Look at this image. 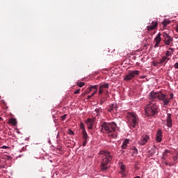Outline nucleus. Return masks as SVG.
I'll return each instance as SVG.
<instances>
[{"mask_svg":"<svg viewBox=\"0 0 178 178\" xmlns=\"http://www.w3.org/2000/svg\"><path fill=\"white\" fill-rule=\"evenodd\" d=\"M174 51H175V49H172V48L170 47L168 49V50L166 51L165 56H166V58H168L169 56H172V55L173 54Z\"/></svg>","mask_w":178,"mask_h":178,"instance_id":"a211bd4d","label":"nucleus"},{"mask_svg":"<svg viewBox=\"0 0 178 178\" xmlns=\"http://www.w3.org/2000/svg\"><path fill=\"white\" fill-rule=\"evenodd\" d=\"M173 161H174L175 162H176V161H177V156H174V157H173Z\"/></svg>","mask_w":178,"mask_h":178,"instance_id":"ea45409f","label":"nucleus"},{"mask_svg":"<svg viewBox=\"0 0 178 178\" xmlns=\"http://www.w3.org/2000/svg\"><path fill=\"white\" fill-rule=\"evenodd\" d=\"M116 108V106L112 104L111 106V108H110V112H112V111H113L114 109Z\"/></svg>","mask_w":178,"mask_h":178,"instance_id":"bb28decb","label":"nucleus"},{"mask_svg":"<svg viewBox=\"0 0 178 178\" xmlns=\"http://www.w3.org/2000/svg\"><path fill=\"white\" fill-rule=\"evenodd\" d=\"M92 90H95V92H93L92 95H88L87 99H90L91 97H94V95L98 92V85L90 86V91H92Z\"/></svg>","mask_w":178,"mask_h":178,"instance_id":"9b49d317","label":"nucleus"},{"mask_svg":"<svg viewBox=\"0 0 178 178\" xmlns=\"http://www.w3.org/2000/svg\"><path fill=\"white\" fill-rule=\"evenodd\" d=\"M159 47V43H156L154 44V48H158Z\"/></svg>","mask_w":178,"mask_h":178,"instance_id":"e433bc0d","label":"nucleus"},{"mask_svg":"<svg viewBox=\"0 0 178 178\" xmlns=\"http://www.w3.org/2000/svg\"><path fill=\"white\" fill-rule=\"evenodd\" d=\"M1 120H2V118L0 117V122H1Z\"/></svg>","mask_w":178,"mask_h":178,"instance_id":"c03bdc74","label":"nucleus"},{"mask_svg":"<svg viewBox=\"0 0 178 178\" xmlns=\"http://www.w3.org/2000/svg\"><path fill=\"white\" fill-rule=\"evenodd\" d=\"M161 35H162L161 33H158V35L154 38L155 42L158 44H161V42L162 41V38H161Z\"/></svg>","mask_w":178,"mask_h":178,"instance_id":"6ab92c4d","label":"nucleus"},{"mask_svg":"<svg viewBox=\"0 0 178 178\" xmlns=\"http://www.w3.org/2000/svg\"><path fill=\"white\" fill-rule=\"evenodd\" d=\"M158 27V22L153 21L150 26H147V31H151L152 30H155Z\"/></svg>","mask_w":178,"mask_h":178,"instance_id":"f8f14e48","label":"nucleus"},{"mask_svg":"<svg viewBox=\"0 0 178 178\" xmlns=\"http://www.w3.org/2000/svg\"><path fill=\"white\" fill-rule=\"evenodd\" d=\"M163 38V41L165 45H168V47H173V38L170 36L169 34L163 32L161 33Z\"/></svg>","mask_w":178,"mask_h":178,"instance_id":"39448f33","label":"nucleus"},{"mask_svg":"<svg viewBox=\"0 0 178 178\" xmlns=\"http://www.w3.org/2000/svg\"><path fill=\"white\" fill-rule=\"evenodd\" d=\"M166 122H167L168 127L172 128V127L173 125H172V115L170 113L168 114Z\"/></svg>","mask_w":178,"mask_h":178,"instance_id":"2eb2a0df","label":"nucleus"},{"mask_svg":"<svg viewBox=\"0 0 178 178\" xmlns=\"http://www.w3.org/2000/svg\"><path fill=\"white\" fill-rule=\"evenodd\" d=\"M76 85L78 87H83V86H86V83L84 82H78Z\"/></svg>","mask_w":178,"mask_h":178,"instance_id":"b1692460","label":"nucleus"},{"mask_svg":"<svg viewBox=\"0 0 178 178\" xmlns=\"http://www.w3.org/2000/svg\"><path fill=\"white\" fill-rule=\"evenodd\" d=\"M116 108V106L112 104L111 106V108H110V112H112V111H113L114 109Z\"/></svg>","mask_w":178,"mask_h":178,"instance_id":"a878e982","label":"nucleus"},{"mask_svg":"<svg viewBox=\"0 0 178 178\" xmlns=\"http://www.w3.org/2000/svg\"><path fill=\"white\" fill-rule=\"evenodd\" d=\"M104 102H105V101H104V100H100V102H99V104L100 105H103L104 104Z\"/></svg>","mask_w":178,"mask_h":178,"instance_id":"4c0bfd02","label":"nucleus"},{"mask_svg":"<svg viewBox=\"0 0 178 178\" xmlns=\"http://www.w3.org/2000/svg\"><path fill=\"white\" fill-rule=\"evenodd\" d=\"M80 127H81L82 131H83L84 130H86V129L84 128V124H83V122H81V123L80 124Z\"/></svg>","mask_w":178,"mask_h":178,"instance_id":"c85d7f7f","label":"nucleus"},{"mask_svg":"<svg viewBox=\"0 0 178 178\" xmlns=\"http://www.w3.org/2000/svg\"><path fill=\"white\" fill-rule=\"evenodd\" d=\"M82 136L83 140H88V138H90L88 134H87V131H86V129H83V131H82Z\"/></svg>","mask_w":178,"mask_h":178,"instance_id":"aec40b11","label":"nucleus"},{"mask_svg":"<svg viewBox=\"0 0 178 178\" xmlns=\"http://www.w3.org/2000/svg\"><path fill=\"white\" fill-rule=\"evenodd\" d=\"M174 67L175 69H178V63H176L175 65H174Z\"/></svg>","mask_w":178,"mask_h":178,"instance_id":"c9c22d12","label":"nucleus"},{"mask_svg":"<svg viewBox=\"0 0 178 178\" xmlns=\"http://www.w3.org/2000/svg\"><path fill=\"white\" fill-rule=\"evenodd\" d=\"M66 116H67V114H65V115H62L61 116V120H65V119H66Z\"/></svg>","mask_w":178,"mask_h":178,"instance_id":"7c9ffc66","label":"nucleus"},{"mask_svg":"<svg viewBox=\"0 0 178 178\" xmlns=\"http://www.w3.org/2000/svg\"><path fill=\"white\" fill-rule=\"evenodd\" d=\"M132 149L134 151V154H138V149H137L136 147H132Z\"/></svg>","mask_w":178,"mask_h":178,"instance_id":"393cba45","label":"nucleus"},{"mask_svg":"<svg viewBox=\"0 0 178 178\" xmlns=\"http://www.w3.org/2000/svg\"><path fill=\"white\" fill-rule=\"evenodd\" d=\"M68 134H70V136H72V135H73L74 134V132H73V131H72V130H68Z\"/></svg>","mask_w":178,"mask_h":178,"instance_id":"473e14b6","label":"nucleus"},{"mask_svg":"<svg viewBox=\"0 0 178 178\" xmlns=\"http://www.w3.org/2000/svg\"><path fill=\"white\" fill-rule=\"evenodd\" d=\"M82 95H84V94H82Z\"/></svg>","mask_w":178,"mask_h":178,"instance_id":"a18cd8bd","label":"nucleus"},{"mask_svg":"<svg viewBox=\"0 0 178 178\" xmlns=\"http://www.w3.org/2000/svg\"><path fill=\"white\" fill-rule=\"evenodd\" d=\"M162 95V92H151L149 96V99H161V96Z\"/></svg>","mask_w":178,"mask_h":178,"instance_id":"6e6552de","label":"nucleus"},{"mask_svg":"<svg viewBox=\"0 0 178 178\" xmlns=\"http://www.w3.org/2000/svg\"><path fill=\"white\" fill-rule=\"evenodd\" d=\"M118 129L116 122H102L101 123V131L102 133H108V137L111 138H116L118 134L115 132Z\"/></svg>","mask_w":178,"mask_h":178,"instance_id":"f257e3e1","label":"nucleus"},{"mask_svg":"<svg viewBox=\"0 0 178 178\" xmlns=\"http://www.w3.org/2000/svg\"><path fill=\"white\" fill-rule=\"evenodd\" d=\"M74 94H80V89H78L74 92Z\"/></svg>","mask_w":178,"mask_h":178,"instance_id":"72a5a7b5","label":"nucleus"},{"mask_svg":"<svg viewBox=\"0 0 178 178\" xmlns=\"http://www.w3.org/2000/svg\"><path fill=\"white\" fill-rule=\"evenodd\" d=\"M99 155H103L102 161L100 165V169L103 172H105L109 169V166L108 165L111 161H112V155H111V153L106 151H101L99 152Z\"/></svg>","mask_w":178,"mask_h":178,"instance_id":"7ed1b4c3","label":"nucleus"},{"mask_svg":"<svg viewBox=\"0 0 178 178\" xmlns=\"http://www.w3.org/2000/svg\"><path fill=\"white\" fill-rule=\"evenodd\" d=\"M127 144H129V141H127V140H124L122 143V149H126V148H127Z\"/></svg>","mask_w":178,"mask_h":178,"instance_id":"5701e85b","label":"nucleus"},{"mask_svg":"<svg viewBox=\"0 0 178 178\" xmlns=\"http://www.w3.org/2000/svg\"><path fill=\"white\" fill-rule=\"evenodd\" d=\"M95 111L96 112V113H99L100 112H102V109L101 108H96Z\"/></svg>","mask_w":178,"mask_h":178,"instance_id":"cd10ccee","label":"nucleus"},{"mask_svg":"<svg viewBox=\"0 0 178 178\" xmlns=\"http://www.w3.org/2000/svg\"><path fill=\"white\" fill-rule=\"evenodd\" d=\"M162 24L163 27H166L168 25L170 24V21L168 19H165L163 21Z\"/></svg>","mask_w":178,"mask_h":178,"instance_id":"412c9836","label":"nucleus"},{"mask_svg":"<svg viewBox=\"0 0 178 178\" xmlns=\"http://www.w3.org/2000/svg\"><path fill=\"white\" fill-rule=\"evenodd\" d=\"M168 154H170V152L168 149H165L163 153V155H168Z\"/></svg>","mask_w":178,"mask_h":178,"instance_id":"c756f323","label":"nucleus"},{"mask_svg":"<svg viewBox=\"0 0 178 178\" xmlns=\"http://www.w3.org/2000/svg\"><path fill=\"white\" fill-rule=\"evenodd\" d=\"M87 141H88V140H83V144H82L83 147H86V145H87Z\"/></svg>","mask_w":178,"mask_h":178,"instance_id":"2f4dec72","label":"nucleus"},{"mask_svg":"<svg viewBox=\"0 0 178 178\" xmlns=\"http://www.w3.org/2000/svg\"><path fill=\"white\" fill-rule=\"evenodd\" d=\"M119 166L121 169V171L120 172V173L122 175V177H126V174H124V169H125L124 164H123L122 162H120Z\"/></svg>","mask_w":178,"mask_h":178,"instance_id":"dca6fc26","label":"nucleus"},{"mask_svg":"<svg viewBox=\"0 0 178 178\" xmlns=\"http://www.w3.org/2000/svg\"><path fill=\"white\" fill-rule=\"evenodd\" d=\"M159 113V108L156 106L155 102H149L145 108V115L149 118H155Z\"/></svg>","mask_w":178,"mask_h":178,"instance_id":"f03ea898","label":"nucleus"},{"mask_svg":"<svg viewBox=\"0 0 178 178\" xmlns=\"http://www.w3.org/2000/svg\"><path fill=\"white\" fill-rule=\"evenodd\" d=\"M169 99H170H170H173V93H171V94L170 95V98H169Z\"/></svg>","mask_w":178,"mask_h":178,"instance_id":"f704fd0d","label":"nucleus"},{"mask_svg":"<svg viewBox=\"0 0 178 178\" xmlns=\"http://www.w3.org/2000/svg\"><path fill=\"white\" fill-rule=\"evenodd\" d=\"M169 57L163 56L161 59H160L159 61L154 63V66H158V65H161L163 66H165L166 63H168V61L170 60Z\"/></svg>","mask_w":178,"mask_h":178,"instance_id":"0eeeda50","label":"nucleus"},{"mask_svg":"<svg viewBox=\"0 0 178 178\" xmlns=\"http://www.w3.org/2000/svg\"><path fill=\"white\" fill-rule=\"evenodd\" d=\"M86 124L89 130H92V127H94V120H92L91 118L87 119Z\"/></svg>","mask_w":178,"mask_h":178,"instance_id":"ddd939ff","label":"nucleus"},{"mask_svg":"<svg viewBox=\"0 0 178 178\" xmlns=\"http://www.w3.org/2000/svg\"><path fill=\"white\" fill-rule=\"evenodd\" d=\"M140 74V71L138 70H130L129 71L128 74L124 78L125 81H130V80H133L136 76H138Z\"/></svg>","mask_w":178,"mask_h":178,"instance_id":"423d86ee","label":"nucleus"},{"mask_svg":"<svg viewBox=\"0 0 178 178\" xmlns=\"http://www.w3.org/2000/svg\"><path fill=\"white\" fill-rule=\"evenodd\" d=\"M3 149H8L9 148L8 146H2Z\"/></svg>","mask_w":178,"mask_h":178,"instance_id":"58836bf2","label":"nucleus"},{"mask_svg":"<svg viewBox=\"0 0 178 178\" xmlns=\"http://www.w3.org/2000/svg\"><path fill=\"white\" fill-rule=\"evenodd\" d=\"M91 91H93V92H95V89H92V90H89V92H91Z\"/></svg>","mask_w":178,"mask_h":178,"instance_id":"a19ab883","label":"nucleus"},{"mask_svg":"<svg viewBox=\"0 0 178 178\" xmlns=\"http://www.w3.org/2000/svg\"><path fill=\"white\" fill-rule=\"evenodd\" d=\"M156 141L157 143H161L162 141V130L159 129L156 135Z\"/></svg>","mask_w":178,"mask_h":178,"instance_id":"4468645a","label":"nucleus"},{"mask_svg":"<svg viewBox=\"0 0 178 178\" xmlns=\"http://www.w3.org/2000/svg\"><path fill=\"white\" fill-rule=\"evenodd\" d=\"M148 140H149V136L148 135H144L142 136L140 140L138 141V144L140 145H145L148 143Z\"/></svg>","mask_w":178,"mask_h":178,"instance_id":"9d476101","label":"nucleus"},{"mask_svg":"<svg viewBox=\"0 0 178 178\" xmlns=\"http://www.w3.org/2000/svg\"><path fill=\"white\" fill-rule=\"evenodd\" d=\"M9 123L13 126H15L17 124V121L15 118H12L9 120Z\"/></svg>","mask_w":178,"mask_h":178,"instance_id":"4be33fe9","label":"nucleus"},{"mask_svg":"<svg viewBox=\"0 0 178 178\" xmlns=\"http://www.w3.org/2000/svg\"><path fill=\"white\" fill-rule=\"evenodd\" d=\"M159 101H163L164 106H167V105H169V103L170 102V99H169V97H167L166 95L161 93Z\"/></svg>","mask_w":178,"mask_h":178,"instance_id":"1a4fd4ad","label":"nucleus"},{"mask_svg":"<svg viewBox=\"0 0 178 178\" xmlns=\"http://www.w3.org/2000/svg\"><path fill=\"white\" fill-rule=\"evenodd\" d=\"M140 79H145V76H141Z\"/></svg>","mask_w":178,"mask_h":178,"instance_id":"79ce46f5","label":"nucleus"},{"mask_svg":"<svg viewBox=\"0 0 178 178\" xmlns=\"http://www.w3.org/2000/svg\"><path fill=\"white\" fill-rule=\"evenodd\" d=\"M127 118L131 127L135 129V127L138 126V115H137V114L134 113H128Z\"/></svg>","mask_w":178,"mask_h":178,"instance_id":"20e7f679","label":"nucleus"},{"mask_svg":"<svg viewBox=\"0 0 178 178\" xmlns=\"http://www.w3.org/2000/svg\"><path fill=\"white\" fill-rule=\"evenodd\" d=\"M104 88H102V92H104Z\"/></svg>","mask_w":178,"mask_h":178,"instance_id":"37998d69","label":"nucleus"},{"mask_svg":"<svg viewBox=\"0 0 178 178\" xmlns=\"http://www.w3.org/2000/svg\"><path fill=\"white\" fill-rule=\"evenodd\" d=\"M102 88L105 90V88H109V84L105 83V84H102L99 86V94L101 95L102 94Z\"/></svg>","mask_w":178,"mask_h":178,"instance_id":"f3484780","label":"nucleus"}]
</instances>
